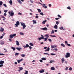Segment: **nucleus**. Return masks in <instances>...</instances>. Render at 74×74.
I'll return each mask as SVG.
<instances>
[{
	"instance_id": "1",
	"label": "nucleus",
	"mask_w": 74,
	"mask_h": 74,
	"mask_svg": "<svg viewBox=\"0 0 74 74\" xmlns=\"http://www.w3.org/2000/svg\"><path fill=\"white\" fill-rule=\"evenodd\" d=\"M66 54L64 56L66 58H69L70 56V53L67 52L66 53Z\"/></svg>"
},
{
	"instance_id": "2",
	"label": "nucleus",
	"mask_w": 74,
	"mask_h": 74,
	"mask_svg": "<svg viewBox=\"0 0 74 74\" xmlns=\"http://www.w3.org/2000/svg\"><path fill=\"white\" fill-rule=\"evenodd\" d=\"M21 23V26H23V29H25V27H26V25L25 24V23Z\"/></svg>"
},
{
	"instance_id": "3",
	"label": "nucleus",
	"mask_w": 74,
	"mask_h": 74,
	"mask_svg": "<svg viewBox=\"0 0 74 74\" xmlns=\"http://www.w3.org/2000/svg\"><path fill=\"white\" fill-rule=\"evenodd\" d=\"M16 36V34H14L13 35L11 34L10 35V38H13L14 37H15V36Z\"/></svg>"
},
{
	"instance_id": "4",
	"label": "nucleus",
	"mask_w": 74,
	"mask_h": 74,
	"mask_svg": "<svg viewBox=\"0 0 74 74\" xmlns=\"http://www.w3.org/2000/svg\"><path fill=\"white\" fill-rule=\"evenodd\" d=\"M9 15H10V16H14V13L10 12H8Z\"/></svg>"
},
{
	"instance_id": "5",
	"label": "nucleus",
	"mask_w": 74,
	"mask_h": 74,
	"mask_svg": "<svg viewBox=\"0 0 74 74\" xmlns=\"http://www.w3.org/2000/svg\"><path fill=\"white\" fill-rule=\"evenodd\" d=\"M14 25H15V27H18V26H19V21H17L16 22V24H15Z\"/></svg>"
},
{
	"instance_id": "6",
	"label": "nucleus",
	"mask_w": 74,
	"mask_h": 74,
	"mask_svg": "<svg viewBox=\"0 0 74 74\" xmlns=\"http://www.w3.org/2000/svg\"><path fill=\"white\" fill-rule=\"evenodd\" d=\"M29 47V45L27 44H26V45H24L23 47L24 48V49H25L26 48L28 47Z\"/></svg>"
},
{
	"instance_id": "7",
	"label": "nucleus",
	"mask_w": 74,
	"mask_h": 74,
	"mask_svg": "<svg viewBox=\"0 0 74 74\" xmlns=\"http://www.w3.org/2000/svg\"><path fill=\"white\" fill-rule=\"evenodd\" d=\"M4 28H2V27H1V29H0V32H4Z\"/></svg>"
},
{
	"instance_id": "8",
	"label": "nucleus",
	"mask_w": 74,
	"mask_h": 74,
	"mask_svg": "<svg viewBox=\"0 0 74 74\" xmlns=\"http://www.w3.org/2000/svg\"><path fill=\"white\" fill-rule=\"evenodd\" d=\"M42 7L45 8H47V6L45 5V4H43Z\"/></svg>"
},
{
	"instance_id": "9",
	"label": "nucleus",
	"mask_w": 74,
	"mask_h": 74,
	"mask_svg": "<svg viewBox=\"0 0 74 74\" xmlns=\"http://www.w3.org/2000/svg\"><path fill=\"white\" fill-rule=\"evenodd\" d=\"M45 71L44 69H42L41 70H40L39 71L40 73H44Z\"/></svg>"
},
{
	"instance_id": "10",
	"label": "nucleus",
	"mask_w": 74,
	"mask_h": 74,
	"mask_svg": "<svg viewBox=\"0 0 74 74\" xmlns=\"http://www.w3.org/2000/svg\"><path fill=\"white\" fill-rule=\"evenodd\" d=\"M4 63V61H3L1 60L0 61V64H3Z\"/></svg>"
},
{
	"instance_id": "11",
	"label": "nucleus",
	"mask_w": 74,
	"mask_h": 74,
	"mask_svg": "<svg viewBox=\"0 0 74 74\" xmlns=\"http://www.w3.org/2000/svg\"><path fill=\"white\" fill-rule=\"evenodd\" d=\"M19 68L20 69V70H19V71H20L21 70H23V68L22 67H19Z\"/></svg>"
},
{
	"instance_id": "12",
	"label": "nucleus",
	"mask_w": 74,
	"mask_h": 74,
	"mask_svg": "<svg viewBox=\"0 0 74 74\" xmlns=\"http://www.w3.org/2000/svg\"><path fill=\"white\" fill-rule=\"evenodd\" d=\"M54 28H55V29H58V26H57V25H55V26L53 27Z\"/></svg>"
},
{
	"instance_id": "13",
	"label": "nucleus",
	"mask_w": 74,
	"mask_h": 74,
	"mask_svg": "<svg viewBox=\"0 0 74 74\" xmlns=\"http://www.w3.org/2000/svg\"><path fill=\"white\" fill-rule=\"evenodd\" d=\"M33 24L37 23V22H36V21L34 20H33Z\"/></svg>"
},
{
	"instance_id": "14",
	"label": "nucleus",
	"mask_w": 74,
	"mask_h": 74,
	"mask_svg": "<svg viewBox=\"0 0 74 74\" xmlns=\"http://www.w3.org/2000/svg\"><path fill=\"white\" fill-rule=\"evenodd\" d=\"M51 46L52 48H56L57 47L55 45H53V46L51 45Z\"/></svg>"
},
{
	"instance_id": "15",
	"label": "nucleus",
	"mask_w": 74,
	"mask_h": 74,
	"mask_svg": "<svg viewBox=\"0 0 74 74\" xmlns=\"http://www.w3.org/2000/svg\"><path fill=\"white\" fill-rule=\"evenodd\" d=\"M42 30H47V27H44L43 28H42Z\"/></svg>"
},
{
	"instance_id": "16",
	"label": "nucleus",
	"mask_w": 74,
	"mask_h": 74,
	"mask_svg": "<svg viewBox=\"0 0 74 74\" xmlns=\"http://www.w3.org/2000/svg\"><path fill=\"white\" fill-rule=\"evenodd\" d=\"M29 45L33 46L34 45H33V44L32 43L30 42L29 43Z\"/></svg>"
},
{
	"instance_id": "17",
	"label": "nucleus",
	"mask_w": 74,
	"mask_h": 74,
	"mask_svg": "<svg viewBox=\"0 0 74 74\" xmlns=\"http://www.w3.org/2000/svg\"><path fill=\"white\" fill-rule=\"evenodd\" d=\"M51 70H55V68H54V67H53L51 68Z\"/></svg>"
},
{
	"instance_id": "18",
	"label": "nucleus",
	"mask_w": 74,
	"mask_h": 74,
	"mask_svg": "<svg viewBox=\"0 0 74 74\" xmlns=\"http://www.w3.org/2000/svg\"><path fill=\"white\" fill-rule=\"evenodd\" d=\"M37 10L38 11V12H39V13L41 12V10L40 9H37Z\"/></svg>"
},
{
	"instance_id": "19",
	"label": "nucleus",
	"mask_w": 74,
	"mask_h": 74,
	"mask_svg": "<svg viewBox=\"0 0 74 74\" xmlns=\"http://www.w3.org/2000/svg\"><path fill=\"white\" fill-rule=\"evenodd\" d=\"M38 39H39V41H40V40H41V39H44L43 38V37H40V38H38Z\"/></svg>"
},
{
	"instance_id": "20",
	"label": "nucleus",
	"mask_w": 74,
	"mask_h": 74,
	"mask_svg": "<svg viewBox=\"0 0 74 74\" xmlns=\"http://www.w3.org/2000/svg\"><path fill=\"white\" fill-rule=\"evenodd\" d=\"M16 45H19V42L17 40H16Z\"/></svg>"
},
{
	"instance_id": "21",
	"label": "nucleus",
	"mask_w": 74,
	"mask_h": 74,
	"mask_svg": "<svg viewBox=\"0 0 74 74\" xmlns=\"http://www.w3.org/2000/svg\"><path fill=\"white\" fill-rule=\"evenodd\" d=\"M41 59L42 60H46V58H42Z\"/></svg>"
},
{
	"instance_id": "22",
	"label": "nucleus",
	"mask_w": 74,
	"mask_h": 74,
	"mask_svg": "<svg viewBox=\"0 0 74 74\" xmlns=\"http://www.w3.org/2000/svg\"><path fill=\"white\" fill-rule=\"evenodd\" d=\"M9 3H10V4L11 5V4H12V0H10L9 2Z\"/></svg>"
},
{
	"instance_id": "23",
	"label": "nucleus",
	"mask_w": 74,
	"mask_h": 74,
	"mask_svg": "<svg viewBox=\"0 0 74 74\" xmlns=\"http://www.w3.org/2000/svg\"><path fill=\"white\" fill-rule=\"evenodd\" d=\"M21 56L22 57H25V55L21 54Z\"/></svg>"
},
{
	"instance_id": "24",
	"label": "nucleus",
	"mask_w": 74,
	"mask_h": 74,
	"mask_svg": "<svg viewBox=\"0 0 74 74\" xmlns=\"http://www.w3.org/2000/svg\"><path fill=\"white\" fill-rule=\"evenodd\" d=\"M19 4H22V2H21V1L20 0H19Z\"/></svg>"
},
{
	"instance_id": "25",
	"label": "nucleus",
	"mask_w": 74,
	"mask_h": 74,
	"mask_svg": "<svg viewBox=\"0 0 74 74\" xmlns=\"http://www.w3.org/2000/svg\"><path fill=\"white\" fill-rule=\"evenodd\" d=\"M13 51H15V48L13 47H11Z\"/></svg>"
},
{
	"instance_id": "26",
	"label": "nucleus",
	"mask_w": 74,
	"mask_h": 74,
	"mask_svg": "<svg viewBox=\"0 0 74 74\" xmlns=\"http://www.w3.org/2000/svg\"><path fill=\"white\" fill-rule=\"evenodd\" d=\"M25 73H24V74H28V71H25Z\"/></svg>"
},
{
	"instance_id": "27",
	"label": "nucleus",
	"mask_w": 74,
	"mask_h": 74,
	"mask_svg": "<svg viewBox=\"0 0 74 74\" xmlns=\"http://www.w3.org/2000/svg\"><path fill=\"white\" fill-rule=\"evenodd\" d=\"M61 45L62 47H65V45H64L63 43L61 44Z\"/></svg>"
},
{
	"instance_id": "28",
	"label": "nucleus",
	"mask_w": 74,
	"mask_h": 74,
	"mask_svg": "<svg viewBox=\"0 0 74 74\" xmlns=\"http://www.w3.org/2000/svg\"><path fill=\"white\" fill-rule=\"evenodd\" d=\"M23 60V58L21 59L20 60H19V63H20V62H22Z\"/></svg>"
},
{
	"instance_id": "29",
	"label": "nucleus",
	"mask_w": 74,
	"mask_h": 74,
	"mask_svg": "<svg viewBox=\"0 0 74 74\" xmlns=\"http://www.w3.org/2000/svg\"><path fill=\"white\" fill-rule=\"evenodd\" d=\"M63 27H60V30H62V29H63Z\"/></svg>"
},
{
	"instance_id": "30",
	"label": "nucleus",
	"mask_w": 74,
	"mask_h": 74,
	"mask_svg": "<svg viewBox=\"0 0 74 74\" xmlns=\"http://www.w3.org/2000/svg\"><path fill=\"white\" fill-rule=\"evenodd\" d=\"M3 4V2L2 1H0V5H2Z\"/></svg>"
},
{
	"instance_id": "31",
	"label": "nucleus",
	"mask_w": 74,
	"mask_h": 74,
	"mask_svg": "<svg viewBox=\"0 0 74 74\" xmlns=\"http://www.w3.org/2000/svg\"><path fill=\"white\" fill-rule=\"evenodd\" d=\"M2 18H3V21H5V20L6 19L5 17L4 16H3L2 17Z\"/></svg>"
},
{
	"instance_id": "32",
	"label": "nucleus",
	"mask_w": 74,
	"mask_h": 74,
	"mask_svg": "<svg viewBox=\"0 0 74 74\" xmlns=\"http://www.w3.org/2000/svg\"><path fill=\"white\" fill-rule=\"evenodd\" d=\"M45 40L44 41H47V40H48V38H44Z\"/></svg>"
},
{
	"instance_id": "33",
	"label": "nucleus",
	"mask_w": 74,
	"mask_h": 74,
	"mask_svg": "<svg viewBox=\"0 0 74 74\" xmlns=\"http://www.w3.org/2000/svg\"><path fill=\"white\" fill-rule=\"evenodd\" d=\"M50 37H56V36L55 35H50Z\"/></svg>"
},
{
	"instance_id": "34",
	"label": "nucleus",
	"mask_w": 74,
	"mask_h": 74,
	"mask_svg": "<svg viewBox=\"0 0 74 74\" xmlns=\"http://www.w3.org/2000/svg\"><path fill=\"white\" fill-rule=\"evenodd\" d=\"M44 55H48L49 56V54H48L47 53H44Z\"/></svg>"
},
{
	"instance_id": "35",
	"label": "nucleus",
	"mask_w": 74,
	"mask_h": 74,
	"mask_svg": "<svg viewBox=\"0 0 74 74\" xmlns=\"http://www.w3.org/2000/svg\"><path fill=\"white\" fill-rule=\"evenodd\" d=\"M55 62V61H53V60H51L50 61V63H53V62Z\"/></svg>"
},
{
	"instance_id": "36",
	"label": "nucleus",
	"mask_w": 74,
	"mask_h": 74,
	"mask_svg": "<svg viewBox=\"0 0 74 74\" xmlns=\"http://www.w3.org/2000/svg\"><path fill=\"white\" fill-rule=\"evenodd\" d=\"M61 60L62 62H64V58H63Z\"/></svg>"
},
{
	"instance_id": "37",
	"label": "nucleus",
	"mask_w": 74,
	"mask_h": 74,
	"mask_svg": "<svg viewBox=\"0 0 74 74\" xmlns=\"http://www.w3.org/2000/svg\"><path fill=\"white\" fill-rule=\"evenodd\" d=\"M40 15H41L42 16H43V15H44V14H43V13H42V12L40 13Z\"/></svg>"
},
{
	"instance_id": "38",
	"label": "nucleus",
	"mask_w": 74,
	"mask_h": 74,
	"mask_svg": "<svg viewBox=\"0 0 74 74\" xmlns=\"http://www.w3.org/2000/svg\"><path fill=\"white\" fill-rule=\"evenodd\" d=\"M15 56H17V55H19V53H16L15 54Z\"/></svg>"
},
{
	"instance_id": "39",
	"label": "nucleus",
	"mask_w": 74,
	"mask_h": 74,
	"mask_svg": "<svg viewBox=\"0 0 74 74\" xmlns=\"http://www.w3.org/2000/svg\"><path fill=\"white\" fill-rule=\"evenodd\" d=\"M67 8L68 9V10H71V8H70V6L67 7Z\"/></svg>"
},
{
	"instance_id": "40",
	"label": "nucleus",
	"mask_w": 74,
	"mask_h": 74,
	"mask_svg": "<svg viewBox=\"0 0 74 74\" xmlns=\"http://www.w3.org/2000/svg\"><path fill=\"white\" fill-rule=\"evenodd\" d=\"M53 50L56 51H58V49L56 48H54L53 49Z\"/></svg>"
},
{
	"instance_id": "41",
	"label": "nucleus",
	"mask_w": 74,
	"mask_h": 74,
	"mask_svg": "<svg viewBox=\"0 0 74 74\" xmlns=\"http://www.w3.org/2000/svg\"><path fill=\"white\" fill-rule=\"evenodd\" d=\"M4 50H5V52H7V50L5 49V48H4Z\"/></svg>"
},
{
	"instance_id": "42",
	"label": "nucleus",
	"mask_w": 74,
	"mask_h": 74,
	"mask_svg": "<svg viewBox=\"0 0 74 74\" xmlns=\"http://www.w3.org/2000/svg\"><path fill=\"white\" fill-rule=\"evenodd\" d=\"M20 35H23L24 34L23 33H22V32H20Z\"/></svg>"
},
{
	"instance_id": "43",
	"label": "nucleus",
	"mask_w": 74,
	"mask_h": 74,
	"mask_svg": "<svg viewBox=\"0 0 74 74\" xmlns=\"http://www.w3.org/2000/svg\"><path fill=\"white\" fill-rule=\"evenodd\" d=\"M3 6H4V7H7V5H6V4H3Z\"/></svg>"
},
{
	"instance_id": "44",
	"label": "nucleus",
	"mask_w": 74,
	"mask_h": 74,
	"mask_svg": "<svg viewBox=\"0 0 74 74\" xmlns=\"http://www.w3.org/2000/svg\"><path fill=\"white\" fill-rule=\"evenodd\" d=\"M8 11V10H5L4 11V12H5V13H6V12H7Z\"/></svg>"
},
{
	"instance_id": "45",
	"label": "nucleus",
	"mask_w": 74,
	"mask_h": 74,
	"mask_svg": "<svg viewBox=\"0 0 74 74\" xmlns=\"http://www.w3.org/2000/svg\"><path fill=\"white\" fill-rule=\"evenodd\" d=\"M59 23V22H58V21L56 22V24H57V25H58Z\"/></svg>"
},
{
	"instance_id": "46",
	"label": "nucleus",
	"mask_w": 74,
	"mask_h": 74,
	"mask_svg": "<svg viewBox=\"0 0 74 74\" xmlns=\"http://www.w3.org/2000/svg\"><path fill=\"white\" fill-rule=\"evenodd\" d=\"M48 40L50 42H52V40H51V39H48Z\"/></svg>"
},
{
	"instance_id": "47",
	"label": "nucleus",
	"mask_w": 74,
	"mask_h": 74,
	"mask_svg": "<svg viewBox=\"0 0 74 74\" xmlns=\"http://www.w3.org/2000/svg\"><path fill=\"white\" fill-rule=\"evenodd\" d=\"M58 16L59 17V18H62V16H61L60 15H58Z\"/></svg>"
},
{
	"instance_id": "48",
	"label": "nucleus",
	"mask_w": 74,
	"mask_h": 74,
	"mask_svg": "<svg viewBox=\"0 0 74 74\" xmlns=\"http://www.w3.org/2000/svg\"><path fill=\"white\" fill-rule=\"evenodd\" d=\"M55 19L56 20H58V19H59L60 18H56Z\"/></svg>"
},
{
	"instance_id": "49",
	"label": "nucleus",
	"mask_w": 74,
	"mask_h": 74,
	"mask_svg": "<svg viewBox=\"0 0 74 74\" xmlns=\"http://www.w3.org/2000/svg\"><path fill=\"white\" fill-rule=\"evenodd\" d=\"M69 70L71 71V70H72V68H71V67H70Z\"/></svg>"
},
{
	"instance_id": "50",
	"label": "nucleus",
	"mask_w": 74,
	"mask_h": 74,
	"mask_svg": "<svg viewBox=\"0 0 74 74\" xmlns=\"http://www.w3.org/2000/svg\"><path fill=\"white\" fill-rule=\"evenodd\" d=\"M49 49H49V47H48L47 48V51H49Z\"/></svg>"
},
{
	"instance_id": "51",
	"label": "nucleus",
	"mask_w": 74,
	"mask_h": 74,
	"mask_svg": "<svg viewBox=\"0 0 74 74\" xmlns=\"http://www.w3.org/2000/svg\"><path fill=\"white\" fill-rule=\"evenodd\" d=\"M48 36V34H47L45 36V37H47Z\"/></svg>"
},
{
	"instance_id": "52",
	"label": "nucleus",
	"mask_w": 74,
	"mask_h": 74,
	"mask_svg": "<svg viewBox=\"0 0 74 74\" xmlns=\"http://www.w3.org/2000/svg\"><path fill=\"white\" fill-rule=\"evenodd\" d=\"M51 55H52V56L55 55V54H53V53H51Z\"/></svg>"
},
{
	"instance_id": "53",
	"label": "nucleus",
	"mask_w": 74,
	"mask_h": 74,
	"mask_svg": "<svg viewBox=\"0 0 74 74\" xmlns=\"http://www.w3.org/2000/svg\"><path fill=\"white\" fill-rule=\"evenodd\" d=\"M30 49H32V47L30 46H29V47Z\"/></svg>"
},
{
	"instance_id": "54",
	"label": "nucleus",
	"mask_w": 74,
	"mask_h": 74,
	"mask_svg": "<svg viewBox=\"0 0 74 74\" xmlns=\"http://www.w3.org/2000/svg\"><path fill=\"white\" fill-rule=\"evenodd\" d=\"M67 45H68V46H69V47H71V45L70 44H67Z\"/></svg>"
},
{
	"instance_id": "55",
	"label": "nucleus",
	"mask_w": 74,
	"mask_h": 74,
	"mask_svg": "<svg viewBox=\"0 0 74 74\" xmlns=\"http://www.w3.org/2000/svg\"><path fill=\"white\" fill-rule=\"evenodd\" d=\"M4 16H6L7 14L6 13H4Z\"/></svg>"
},
{
	"instance_id": "56",
	"label": "nucleus",
	"mask_w": 74,
	"mask_h": 74,
	"mask_svg": "<svg viewBox=\"0 0 74 74\" xmlns=\"http://www.w3.org/2000/svg\"><path fill=\"white\" fill-rule=\"evenodd\" d=\"M35 18H37V19L38 18V16H35Z\"/></svg>"
},
{
	"instance_id": "57",
	"label": "nucleus",
	"mask_w": 74,
	"mask_h": 74,
	"mask_svg": "<svg viewBox=\"0 0 74 74\" xmlns=\"http://www.w3.org/2000/svg\"><path fill=\"white\" fill-rule=\"evenodd\" d=\"M2 66H3V64H0V67H2Z\"/></svg>"
},
{
	"instance_id": "58",
	"label": "nucleus",
	"mask_w": 74,
	"mask_h": 74,
	"mask_svg": "<svg viewBox=\"0 0 74 74\" xmlns=\"http://www.w3.org/2000/svg\"><path fill=\"white\" fill-rule=\"evenodd\" d=\"M65 44H66L67 45V44H68V42L66 41H65Z\"/></svg>"
},
{
	"instance_id": "59",
	"label": "nucleus",
	"mask_w": 74,
	"mask_h": 74,
	"mask_svg": "<svg viewBox=\"0 0 74 74\" xmlns=\"http://www.w3.org/2000/svg\"><path fill=\"white\" fill-rule=\"evenodd\" d=\"M51 33H54V31L53 30H52L51 32Z\"/></svg>"
},
{
	"instance_id": "60",
	"label": "nucleus",
	"mask_w": 74,
	"mask_h": 74,
	"mask_svg": "<svg viewBox=\"0 0 74 74\" xmlns=\"http://www.w3.org/2000/svg\"><path fill=\"white\" fill-rule=\"evenodd\" d=\"M65 69L66 70H67V69H68V67H66V68H65Z\"/></svg>"
},
{
	"instance_id": "61",
	"label": "nucleus",
	"mask_w": 74,
	"mask_h": 74,
	"mask_svg": "<svg viewBox=\"0 0 74 74\" xmlns=\"http://www.w3.org/2000/svg\"><path fill=\"white\" fill-rule=\"evenodd\" d=\"M40 62H42V60H40Z\"/></svg>"
},
{
	"instance_id": "62",
	"label": "nucleus",
	"mask_w": 74,
	"mask_h": 74,
	"mask_svg": "<svg viewBox=\"0 0 74 74\" xmlns=\"http://www.w3.org/2000/svg\"><path fill=\"white\" fill-rule=\"evenodd\" d=\"M41 36H42V37L44 39V36H43V35H41Z\"/></svg>"
},
{
	"instance_id": "63",
	"label": "nucleus",
	"mask_w": 74,
	"mask_h": 74,
	"mask_svg": "<svg viewBox=\"0 0 74 74\" xmlns=\"http://www.w3.org/2000/svg\"><path fill=\"white\" fill-rule=\"evenodd\" d=\"M3 37L2 36H1L0 38L1 39V38H2Z\"/></svg>"
},
{
	"instance_id": "64",
	"label": "nucleus",
	"mask_w": 74,
	"mask_h": 74,
	"mask_svg": "<svg viewBox=\"0 0 74 74\" xmlns=\"http://www.w3.org/2000/svg\"><path fill=\"white\" fill-rule=\"evenodd\" d=\"M47 47H45L44 48V49H47Z\"/></svg>"
}]
</instances>
